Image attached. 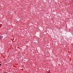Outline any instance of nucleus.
<instances>
[{
  "instance_id": "1",
  "label": "nucleus",
  "mask_w": 73,
  "mask_h": 73,
  "mask_svg": "<svg viewBox=\"0 0 73 73\" xmlns=\"http://www.w3.org/2000/svg\"><path fill=\"white\" fill-rule=\"evenodd\" d=\"M3 36H0V40H1L2 38H3Z\"/></svg>"
},
{
  "instance_id": "2",
  "label": "nucleus",
  "mask_w": 73,
  "mask_h": 73,
  "mask_svg": "<svg viewBox=\"0 0 73 73\" xmlns=\"http://www.w3.org/2000/svg\"><path fill=\"white\" fill-rule=\"evenodd\" d=\"M1 64H0V66H1Z\"/></svg>"
},
{
  "instance_id": "3",
  "label": "nucleus",
  "mask_w": 73,
  "mask_h": 73,
  "mask_svg": "<svg viewBox=\"0 0 73 73\" xmlns=\"http://www.w3.org/2000/svg\"><path fill=\"white\" fill-rule=\"evenodd\" d=\"M47 46H48V45H47Z\"/></svg>"
}]
</instances>
